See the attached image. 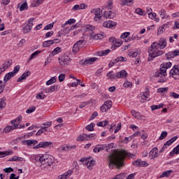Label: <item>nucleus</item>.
Instances as JSON below:
<instances>
[{"mask_svg": "<svg viewBox=\"0 0 179 179\" xmlns=\"http://www.w3.org/2000/svg\"><path fill=\"white\" fill-rule=\"evenodd\" d=\"M134 156H135L134 154L127 152L124 150L117 151L115 154L109 156V168L113 169L115 166L117 169H120L121 167H124V159L125 157L132 159Z\"/></svg>", "mask_w": 179, "mask_h": 179, "instance_id": "obj_1", "label": "nucleus"}, {"mask_svg": "<svg viewBox=\"0 0 179 179\" xmlns=\"http://www.w3.org/2000/svg\"><path fill=\"white\" fill-rule=\"evenodd\" d=\"M159 48H160V46L157 42H154L152 43L151 46L148 49V62L153 61V59L156 58V57H160V55H163V54H164L163 50H158Z\"/></svg>", "mask_w": 179, "mask_h": 179, "instance_id": "obj_2", "label": "nucleus"}, {"mask_svg": "<svg viewBox=\"0 0 179 179\" xmlns=\"http://www.w3.org/2000/svg\"><path fill=\"white\" fill-rule=\"evenodd\" d=\"M34 160L36 162H39L41 163V166H43L44 168L45 167H50L52 164H54V157L52 155H45L38 157H35Z\"/></svg>", "mask_w": 179, "mask_h": 179, "instance_id": "obj_3", "label": "nucleus"}, {"mask_svg": "<svg viewBox=\"0 0 179 179\" xmlns=\"http://www.w3.org/2000/svg\"><path fill=\"white\" fill-rule=\"evenodd\" d=\"M171 62H167L166 65L164 64H161L160 69L155 73V78H162V76H167V69L171 68Z\"/></svg>", "mask_w": 179, "mask_h": 179, "instance_id": "obj_4", "label": "nucleus"}, {"mask_svg": "<svg viewBox=\"0 0 179 179\" xmlns=\"http://www.w3.org/2000/svg\"><path fill=\"white\" fill-rule=\"evenodd\" d=\"M33 22H34V18H30L28 20L27 23H24L22 25V31L24 34H27V33L31 31V29H33Z\"/></svg>", "mask_w": 179, "mask_h": 179, "instance_id": "obj_5", "label": "nucleus"}, {"mask_svg": "<svg viewBox=\"0 0 179 179\" xmlns=\"http://www.w3.org/2000/svg\"><path fill=\"white\" fill-rule=\"evenodd\" d=\"M59 62L61 66H68L71 64V57L66 55L62 56L59 58Z\"/></svg>", "mask_w": 179, "mask_h": 179, "instance_id": "obj_6", "label": "nucleus"}, {"mask_svg": "<svg viewBox=\"0 0 179 179\" xmlns=\"http://www.w3.org/2000/svg\"><path fill=\"white\" fill-rule=\"evenodd\" d=\"M169 75L173 79H179V65H174L173 68L170 71Z\"/></svg>", "mask_w": 179, "mask_h": 179, "instance_id": "obj_7", "label": "nucleus"}, {"mask_svg": "<svg viewBox=\"0 0 179 179\" xmlns=\"http://www.w3.org/2000/svg\"><path fill=\"white\" fill-rule=\"evenodd\" d=\"M111 107H113V101H106L101 106V113H107V111H108Z\"/></svg>", "mask_w": 179, "mask_h": 179, "instance_id": "obj_8", "label": "nucleus"}, {"mask_svg": "<svg viewBox=\"0 0 179 179\" xmlns=\"http://www.w3.org/2000/svg\"><path fill=\"white\" fill-rule=\"evenodd\" d=\"M133 166L136 167H148L149 164L145 161H142L141 159H137L132 163Z\"/></svg>", "mask_w": 179, "mask_h": 179, "instance_id": "obj_9", "label": "nucleus"}, {"mask_svg": "<svg viewBox=\"0 0 179 179\" xmlns=\"http://www.w3.org/2000/svg\"><path fill=\"white\" fill-rule=\"evenodd\" d=\"M52 145V142L51 141H42L39 143L37 145L34 147V149H40V148H47V146H50Z\"/></svg>", "mask_w": 179, "mask_h": 179, "instance_id": "obj_10", "label": "nucleus"}, {"mask_svg": "<svg viewBox=\"0 0 179 179\" xmlns=\"http://www.w3.org/2000/svg\"><path fill=\"white\" fill-rule=\"evenodd\" d=\"M97 59H99V58L97 57H91L89 59H85L84 62L83 60H82L80 62V64H81L82 65H87V64L91 65V64H93V62H96Z\"/></svg>", "mask_w": 179, "mask_h": 179, "instance_id": "obj_11", "label": "nucleus"}, {"mask_svg": "<svg viewBox=\"0 0 179 179\" xmlns=\"http://www.w3.org/2000/svg\"><path fill=\"white\" fill-rule=\"evenodd\" d=\"M91 13L94 15V20L97 22V19H101V16H100L101 10L100 8H94L91 10Z\"/></svg>", "mask_w": 179, "mask_h": 179, "instance_id": "obj_12", "label": "nucleus"}, {"mask_svg": "<svg viewBox=\"0 0 179 179\" xmlns=\"http://www.w3.org/2000/svg\"><path fill=\"white\" fill-rule=\"evenodd\" d=\"M103 17L106 19H114L115 17V13L110 10V11H105L103 14Z\"/></svg>", "mask_w": 179, "mask_h": 179, "instance_id": "obj_13", "label": "nucleus"}, {"mask_svg": "<svg viewBox=\"0 0 179 179\" xmlns=\"http://www.w3.org/2000/svg\"><path fill=\"white\" fill-rule=\"evenodd\" d=\"M17 124H14V125L13 124V126H7L4 128L3 129V132L4 134H9V132H10V131H13V129H17Z\"/></svg>", "mask_w": 179, "mask_h": 179, "instance_id": "obj_14", "label": "nucleus"}, {"mask_svg": "<svg viewBox=\"0 0 179 179\" xmlns=\"http://www.w3.org/2000/svg\"><path fill=\"white\" fill-rule=\"evenodd\" d=\"M103 27H107L108 29H111V27H115L117 26V22L113 21H106L103 23Z\"/></svg>", "mask_w": 179, "mask_h": 179, "instance_id": "obj_15", "label": "nucleus"}, {"mask_svg": "<svg viewBox=\"0 0 179 179\" xmlns=\"http://www.w3.org/2000/svg\"><path fill=\"white\" fill-rule=\"evenodd\" d=\"M146 100H148V101H149V100H150V98L149 97V90L148 89H145V93L141 96V103H145V101H146Z\"/></svg>", "mask_w": 179, "mask_h": 179, "instance_id": "obj_16", "label": "nucleus"}, {"mask_svg": "<svg viewBox=\"0 0 179 179\" xmlns=\"http://www.w3.org/2000/svg\"><path fill=\"white\" fill-rule=\"evenodd\" d=\"M22 145H27L28 146H31V145L34 146L38 143V141H37V140H24L22 142Z\"/></svg>", "mask_w": 179, "mask_h": 179, "instance_id": "obj_17", "label": "nucleus"}, {"mask_svg": "<svg viewBox=\"0 0 179 179\" xmlns=\"http://www.w3.org/2000/svg\"><path fill=\"white\" fill-rule=\"evenodd\" d=\"M158 45H159L160 50H163L164 48H166V46L167 45V41L164 38H161Z\"/></svg>", "mask_w": 179, "mask_h": 179, "instance_id": "obj_18", "label": "nucleus"}, {"mask_svg": "<svg viewBox=\"0 0 179 179\" xmlns=\"http://www.w3.org/2000/svg\"><path fill=\"white\" fill-rule=\"evenodd\" d=\"M106 76L111 80H115V79H118L117 73H114V71H110L106 74Z\"/></svg>", "mask_w": 179, "mask_h": 179, "instance_id": "obj_19", "label": "nucleus"}, {"mask_svg": "<svg viewBox=\"0 0 179 179\" xmlns=\"http://www.w3.org/2000/svg\"><path fill=\"white\" fill-rule=\"evenodd\" d=\"M30 75H31V73L30 71L24 72L21 76L17 78V82H22V80H25L26 78H27V76H30Z\"/></svg>", "mask_w": 179, "mask_h": 179, "instance_id": "obj_20", "label": "nucleus"}, {"mask_svg": "<svg viewBox=\"0 0 179 179\" xmlns=\"http://www.w3.org/2000/svg\"><path fill=\"white\" fill-rule=\"evenodd\" d=\"M157 152H159V150L156 147L151 150V151L150 152V157H151V159H155L157 157Z\"/></svg>", "mask_w": 179, "mask_h": 179, "instance_id": "obj_21", "label": "nucleus"}, {"mask_svg": "<svg viewBox=\"0 0 179 179\" xmlns=\"http://www.w3.org/2000/svg\"><path fill=\"white\" fill-rule=\"evenodd\" d=\"M117 74L118 76L117 79H121V78L124 79L128 76V73L125 70H122L119 72H117Z\"/></svg>", "mask_w": 179, "mask_h": 179, "instance_id": "obj_22", "label": "nucleus"}, {"mask_svg": "<svg viewBox=\"0 0 179 179\" xmlns=\"http://www.w3.org/2000/svg\"><path fill=\"white\" fill-rule=\"evenodd\" d=\"M22 115H19L16 119L10 121V124L11 125H15V124H17V128H19V125L20 124V122H22Z\"/></svg>", "mask_w": 179, "mask_h": 179, "instance_id": "obj_23", "label": "nucleus"}, {"mask_svg": "<svg viewBox=\"0 0 179 179\" xmlns=\"http://www.w3.org/2000/svg\"><path fill=\"white\" fill-rule=\"evenodd\" d=\"M132 4H134V0H121L120 3L122 6H131Z\"/></svg>", "mask_w": 179, "mask_h": 179, "instance_id": "obj_24", "label": "nucleus"}, {"mask_svg": "<svg viewBox=\"0 0 179 179\" xmlns=\"http://www.w3.org/2000/svg\"><path fill=\"white\" fill-rule=\"evenodd\" d=\"M122 45V41L120 39H115V43L112 45L111 48L113 50H115V48H117L118 47Z\"/></svg>", "mask_w": 179, "mask_h": 179, "instance_id": "obj_25", "label": "nucleus"}, {"mask_svg": "<svg viewBox=\"0 0 179 179\" xmlns=\"http://www.w3.org/2000/svg\"><path fill=\"white\" fill-rule=\"evenodd\" d=\"M13 77H15V76L13 75V73L9 72L6 73L3 78L4 83H6L8 80H10V78Z\"/></svg>", "mask_w": 179, "mask_h": 179, "instance_id": "obj_26", "label": "nucleus"}, {"mask_svg": "<svg viewBox=\"0 0 179 179\" xmlns=\"http://www.w3.org/2000/svg\"><path fill=\"white\" fill-rule=\"evenodd\" d=\"M12 64H13L12 59H8V61L5 62L2 64V68L6 70L8 69V68H10V66H12Z\"/></svg>", "mask_w": 179, "mask_h": 179, "instance_id": "obj_27", "label": "nucleus"}, {"mask_svg": "<svg viewBox=\"0 0 179 179\" xmlns=\"http://www.w3.org/2000/svg\"><path fill=\"white\" fill-rule=\"evenodd\" d=\"M174 155H179V144L175 147L173 150L169 153V156L173 157Z\"/></svg>", "mask_w": 179, "mask_h": 179, "instance_id": "obj_28", "label": "nucleus"}, {"mask_svg": "<svg viewBox=\"0 0 179 179\" xmlns=\"http://www.w3.org/2000/svg\"><path fill=\"white\" fill-rule=\"evenodd\" d=\"M6 107V98L3 97L0 99V110H3Z\"/></svg>", "mask_w": 179, "mask_h": 179, "instance_id": "obj_29", "label": "nucleus"}, {"mask_svg": "<svg viewBox=\"0 0 179 179\" xmlns=\"http://www.w3.org/2000/svg\"><path fill=\"white\" fill-rule=\"evenodd\" d=\"M171 173H173V170L164 171L160 175L159 178H164V177H170Z\"/></svg>", "mask_w": 179, "mask_h": 179, "instance_id": "obj_30", "label": "nucleus"}, {"mask_svg": "<svg viewBox=\"0 0 179 179\" xmlns=\"http://www.w3.org/2000/svg\"><path fill=\"white\" fill-rule=\"evenodd\" d=\"M77 141H88L87 140V134H80L78 138Z\"/></svg>", "mask_w": 179, "mask_h": 179, "instance_id": "obj_31", "label": "nucleus"}, {"mask_svg": "<svg viewBox=\"0 0 179 179\" xmlns=\"http://www.w3.org/2000/svg\"><path fill=\"white\" fill-rule=\"evenodd\" d=\"M94 163H96V162L93 160L85 159V161H84V164L87 166V167H93V166H94Z\"/></svg>", "mask_w": 179, "mask_h": 179, "instance_id": "obj_32", "label": "nucleus"}, {"mask_svg": "<svg viewBox=\"0 0 179 179\" xmlns=\"http://www.w3.org/2000/svg\"><path fill=\"white\" fill-rule=\"evenodd\" d=\"M164 107V104L159 103V105H152L151 110L152 111H155V110H159V108H163Z\"/></svg>", "mask_w": 179, "mask_h": 179, "instance_id": "obj_33", "label": "nucleus"}, {"mask_svg": "<svg viewBox=\"0 0 179 179\" xmlns=\"http://www.w3.org/2000/svg\"><path fill=\"white\" fill-rule=\"evenodd\" d=\"M13 151L12 150L0 152V157H5L6 156H9V155H13Z\"/></svg>", "mask_w": 179, "mask_h": 179, "instance_id": "obj_34", "label": "nucleus"}, {"mask_svg": "<svg viewBox=\"0 0 179 179\" xmlns=\"http://www.w3.org/2000/svg\"><path fill=\"white\" fill-rule=\"evenodd\" d=\"M52 44H54V41L49 40V41H44L42 45L43 47H50V45H52Z\"/></svg>", "mask_w": 179, "mask_h": 179, "instance_id": "obj_35", "label": "nucleus"}, {"mask_svg": "<svg viewBox=\"0 0 179 179\" xmlns=\"http://www.w3.org/2000/svg\"><path fill=\"white\" fill-rule=\"evenodd\" d=\"M131 115L136 118V120H139L141 118V113L139 112H136V110H131Z\"/></svg>", "mask_w": 179, "mask_h": 179, "instance_id": "obj_36", "label": "nucleus"}, {"mask_svg": "<svg viewBox=\"0 0 179 179\" xmlns=\"http://www.w3.org/2000/svg\"><path fill=\"white\" fill-rule=\"evenodd\" d=\"M110 49H107L105 50H103L102 52H98V55L99 57H104L105 55H108V53L110 52Z\"/></svg>", "mask_w": 179, "mask_h": 179, "instance_id": "obj_37", "label": "nucleus"}, {"mask_svg": "<svg viewBox=\"0 0 179 179\" xmlns=\"http://www.w3.org/2000/svg\"><path fill=\"white\" fill-rule=\"evenodd\" d=\"M127 174L125 173H120L115 176V179H125V178H127Z\"/></svg>", "mask_w": 179, "mask_h": 179, "instance_id": "obj_38", "label": "nucleus"}, {"mask_svg": "<svg viewBox=\"0 0 179 179\" xmlns=\"http://www.w3.org/2000/svg\"><path fill=\"white\" fill-rule=\"evenodd\" d=\"M96 125V124L94 123H91L90 124H88L87 126L85 127V129H87V131H94V126Z\"/></svg>", "mask_w": 179, "mask_h": 179, "instance_id": "obj_39", "label": "nucleus"}, {"mask_svg": "<svg viewBox=\"0 0 179 179\" xmlns=\"http://www.w3.org/2000/svg\"><path fill=\"white\" fill-rule=\"evenodd\" d=\"M41 52V51L40 50H36V52H34V53H32L30 56V57L28 59V62L29 61H31V59H33L34 58H36V56L38 55V54H40Z\"/></svg>", "mask_w": 179, "mask_h": 179, "instance_id": "obj_40", "label": "nucleus"}, {"mask_svg": "<svg viewBox=\"0 0 179 179\" xmlns=\"http://www.w3.org/2000/svg\"><path fill=\"white\" fill-rule=\"evenodd\" d=\"M97 127H106V125H108V120H104L102 122H99L96 124Z\"/></svg>", "mask_w": 179, "mask_h": 179, "instance_id": "obj_41", "label": "nucleus"}, {"mask_svg": "<svg viewBox=\"0 0 179 179\" xmlns=\"http://www.w3.org/2000/svg\"><path fill=\"white\" fill-rule=\"evenodd\" d=\"M18 6H20V12H22V10H24L25 9H27V3L25 2L22 4L19 3Z\"/></svg>", "mask_w": 179, "mask_h": 179, "instance_id": "obj_42", "label": "nucleus"}, {"mask_svg": "<svg viewBox=\"0 0 179 179\" xmlns=\"http://www.w3.org/2000/svg\"><path fill=\"white\" fill-rule=\"evenodd\" d=\"M55 82H57V78L55 77H52L46 82V85L47 86H50V85H52V83H55Z\"/></svg>", "mask_w": 179, "mask_h": 179, "instance_id": "obj_43", "label": "nucleus"}, {"mask_svg": "<svg viewBox=\"0 0 179 179\" xmlns=\"http://www.w3.org/2000/svg\"><path fill=\"white\" fill-rule=\"evenodd\" d=\"M47 128L48 127H43L41 129H39L36 132V136H38L41 135V134H44L45 132H47Z\"/></svg>", "mask_w": 179, "mask_h": 179, "instance_id": "obj_44", "label": "nucleus"}, {"mask_svg": "<svg viewBox=\"0 0 179 179\" xmlns=\"http://www.w3.org/2000/svg\"><path fill=\"white\" fill-rule=\"evenodd\" d=\"M61 52V48L57 47L53 50L52 52V57H54V55H57V54H59Z\"/></svg>", "mask_w": 179, "mask_h": 179, "instance_id": "obj_45", "label": "nucleus"}, {"mask_svg": "<svg viewBox=\"0 0 179 179\" xmlns=\"http://www.w3.org/2000/svg\"><path fill=\"white\" fill-rule=\"evenodd\" d=\"M167 135H168L167 131H162L159 138V140L163 141V139H165V138H167Z\"/></svg>", "mask_w": 179, "mask_h": 179, "instance_id": "obj_46", "label": "nucleus"}, {"mask_svg": "<svg viewBox=\"0 0 179 179\" xmlns=\"http://www.w3.org/2000/svg\"><path fill=\"white\" fill-rule=\"evenodd\" d=\"M19 71H20V66L17 65L14 67L13 71H11V73H13V75L15 76V75H16V73H17Z\"/></svg>", "mask_w": 179, "mask_h": 179, "instance_id": "obj_47", "label": "nucleus"}, {"mask_svg": "<svg viewBox=\"0 0 179 179\" xmlns=\"http://www.w3.org/2000/svg\"><path fill=\"white\" fill-rule=\"evenodd\" d=\"M79 50H80V46L75 43L73 47V52H75V54L79 52Z\"/></svg>", "mask_w": 179, "mask_h": 179, "instance_id": "obj_48", "label": "nucleus"}, {"mask_svg": "<svg viewBox=\"0 0 179 179\" xmlns=\"http://www.w3.org/2000/svg\"><path fill=\"white\" fill-rule=\"evenodd\" d=\"M57 87H58V86H56V85H52V86L50 87L49 89L45 90V93H50L51 92H55V90L57 89Z\"/></svg>", "mask_w": 179, "mask_h": 179, "instance_id": "obj_49", "label": "nucleus"}, {"mask_svg": "<svg viewBox=\"0 0 179 179\" xmlns=\"http://www.w3.org/2000/svg\"><path fill=\"white\" fill-rule=\"evenodd\" d=\"M157 92V93H166V92H169V87L158 88Z\"/></svg>", "mask_w": 179, "mask_h": 179, "instance_id": "obj_50", "label": "nucleus"}, {"mask_svg": "<svg viewBox=\"0 0 179 179\" xmlns=\"http://www.w3.org/2000/svg\"><path fill=\"white\" fill-rule=\"evenodd\" d=\"M6 85L3 84V82L2 80H0V94H2L3 93V90H5Z\"/></svg>", "mask_w": 179, "mask_h": 179, "instance_id": "obj_51", "label": "nucleus"}, {"mask_svg": "<svg viewBox=\"0 0 179 179\" xmlns=\"http://www.w3.org/2000/svg\"><path fill=\"white\" fill-rule=\"evenodd\" d=\"M98 146L99 148L100 152H101V150H105V152H108V149L107 148V145H98Z\"/></svg>", "mask_w": 179, "mask_h": 179, "instance_id": "obj_52", "label": "nucleus"}, {"mask_svg": "<svg viewBox=\"0 0 179 179\" xmlns=\"http://www.w3.org/2000/svg\"><path fill=\"white\" fill-rule=\"evenodd\" d=\"M115 62H126L127 59L124 57H119L115 59Z\"/></svg>", "mask_w": 179, "mask_h": 179, "instance_id": "obj_53", "label": "nucleus"}, {"mask_svg": "<svg viewBox=\"0 0 179 179\" xmlns=\"http://www.w3.org/2000/svg\"><path fill=\"white\" fill-rule=\"evenodd\" d=\"M96 29L95 27H93L92 25H87L85 27V31H93Z\"/></svg>", "mask_w": 179, "mask_h": 179, "instance_id": "obj_54", "label": "nucleus"}, {"mask_svg": "<svg viewBox=\"0 0 179 179\" xmlns=\"http://www.w3.org/2000/svg\"><path fill=\"white\" fill-rule=\"evenodd\" d=\"M166 57L167 59H171V58H175L174 54L173 52H169L166 54Z\"/></svg>", "mask_w": 179, "mask_h": 179, "instance_id": "obj_55", "label": "nucleus"}, {"mask_svg": "<svg viewBox=\"0 0 179 179\" xmlns=\"http://www.w3.org/2000/svg\"><path fill=\"white\" fill-rule=\"evenodd\" d=\"M160 16L162 17V19H164V17H166V16H167V13H166L164 9H162L159 12Z\"/></svg>", "mask_w": 179, "mask_h": 179, "instance_id": "obj_56", "label": "nucleus"}, {"mask_svg": "<svg viewBox=\"0 0 179 179\" xmlns=\"http://www.w3.org/2000/svg\"><path fill=\"white\" fill-rule=\"evenodd\" d=\"M34 111H36V106L30 107L27 110L26 113L27 114H31V113H34Z\"/></svg>", "mask_w": 179, "mask_h": 179, "instance_id": "obj_57", "label": "nucleus"}, {"mask_svg": "<svg viewBox=\"0 0 179 179\" xmlns=\"http://www.w3.org/2000/svg\"><path fill=\"white\" fill-rule=\"evenodd\" d=\"M97 136H96L95 134H91L87 135V140L88 141H93L95 138H96Z\"/></svg>", "mask_w": 179, "mask_h": 179, "instance_id": "obj_58", "label": "nucleus"}, {"mask_svg": "<svg viewBox=\"0 0 179 179\" xmlns=\"http://www.w3.org/2000/svg\"><path fill=\"white\" fill-rule=\"evenodd\" d=\"M123 87H132V83L127 80L124 82V83L123 84Z\"/></svg>", "mask_w": 179, "mask_h": 179, "instance_id": "obj_59", "label": "nucleus"}, {"mask_svg": "<svg viewBox=\"0 0 179 179\" xmlns=\"http://www.w3.org/2000/svg\"><path fill=\"white\" fill-rule=\"evenodd\" d=\"M156 13H152V12H150L148 14V17H150V19H152V20L156 19Z\"/></svg>", "mask_w": 179, "mask_h": 179, "instance_id": "obj_60", "label": "nucleus"}, {"mask_svg": "<svg viewBox=\"0 0 179 179\" xmlns=\"http://www.w3.org/2000/svg\"><path fill=\"white\" fill-rule=\"evenodd\" d=\"M170 97H173V99H179V94L172 92L170 93Z\"/></svg>", "mask_w": 179, "mask_h": 179, "instance_id": "obj_61", "label": "nucleus"}, {"mask_svg": "<svg viewBox=\"0 0 179 179\" xmlns=\"http://www.w3.org/2000/svg\"><path fill=\"white\" fill-rule=\"evenodd\" d=\"M54 27V24H48L44 27V30H51Z\"/></svg>", "mask_w": 179, "mask_h": 179, "instance_id": "obj_62", "label": "nucleus"}, {"mask_svg": "<svg viewBox=\"0 0 179 179\" xmlns=\"http://www.w3.org/2000/svg\"><path fill=\"white\" fill-rule=\"evenodd\" d=\"M65 80V74H60L59 76V81L64 82Z\"/></svg>", "mask_w": 179, "mask_h": 179, "instance_id": "obj_63", "label": "nucleus"}, {"mask_svg": "<svg viewBox=\"0 0 179 179\" xmlns=\"http://www.w3.org/2000/svg\"><path fill=\"white\" fill-rule=\"evenodd\" d=\"M66 177H68V175H66V173H64V174L59 176L57 177V179H66Z\"/></svg>", "mask_w": 179, "mask_h": 179, "instance_id": "obj_64", "label": "nucleus"}]
</instances>
